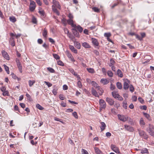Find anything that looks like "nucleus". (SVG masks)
<instances>
[{
	"mask_svg": "<svg viewBox=\"0 0 154 154\" xmlns=\"http://www.w3.org/2000/svg\"><path fill=\"white\" fill-rule=\"evenodd\" d=\"M69 19L67 20V23L68 24L71 25V26H75L74 25V22L73 21V16L71 13H69L67 15Z\"/></svg>",
	"mask_w": 154,
	"mask_h": 154,
	"instance_id": "nucleus-1",
	"label": "nucleus"
},
{
	"mask_svg": "<svg viewBox=\"0 0 154 154\" xmlns=\"http://www.w3.org/2000/svg\"><path fill=\"white\" fill-rule=\"evenodd\" d=\"M147 131L149 134L152 136H154V126L150 124L149 125V127L147 129Z\"/></svg>",
	"mask_w": 154,
	"mask_h": 154,
	"instance_id": "nucleus-2",
	"label": "nucleus"
},
{
	"mask_svg": "<svg viewBox=\"0 0 154 154\" xmlns=\"http://www.w3.org/2000/svg\"><path fill=\"white\" fill-rule=\"evenodd\" d=\"M36 5L35 3L32 0H30L29 10L32 12L33 11L35 8Z\"/></svg>",
	"mask_w": 154,
	"mask_h": 154,
	"instance_id": "nucleus-3",
	"label": "nucleus"
},
{
	"mask_svg": "<svg viewBox=\"0 0 154 154\" xmlns=\"http://www.w3.org/2000/svg\"><path fill=\"white\" fill-rule=\"evenodd\" d=\"M138 131L139 134L141 137L145 139H147L148 138V136L144 131L143 130L139 129L138 130Z\"/></svg>",
	"mask_w": 154,
	"mask_h": 154,
	"instance_id": "nucleus-4",
	"label": "nucleus"
},
{
	"mask_svg": "<svg viewBox=\"0 0 154 154\" xmlns=\"http://www.w3.org/2000/svg\"><path fill=\"white\" fill-rule=\"evenodd\" d=\"M130 82V81L127 79L124 80L123 84V88L124 89L126 90L128 89L129 87V84Z\"/></svg>",
	"mask_w": 154,
	"mask_h": 154,
	"instance_id": "nucleus-5",
	"label": "nucleus"
},
{
	"mask_svg": "<svg viewBox=\"0 0 154 154\" xmlns=\"http://www.w3.org/2000/svg\"><path fill=\"white\" fill-rule=\"evenodd\" d=\"M118 117L120 120L123 122H126L128 120V116L118 114Z\"/></svg>",
	"mask_w": 154,
	"mask_h": 154,
	"instance_id": "nucleus-6",
	"label": "nucleus"
},
{
	"mask_svg": "<svg viewBox=\"0 0 154 154\" xmlns=\"http://www.w3.org/2000/svg\"><path fill=\"white\" fill-rule=\"evenodd\" d=\"M100 108L105 109L106 107V104L105 101L103 99H100L99 101Z\"/></svg>",
	"mask_w": 154,
	"mask_h": 154,
	"instance_id": "nucleus-7",
	"label": "nucleus"
},
{
	"mask_svg": "<svg viewBox=\"0 0 154 154\" xmlns=\"http://www.w3.org/2000/svg\"><path fill=\"white\" fill-rule=\"evenodd\" d=\"M111 148L113 151L116 153L119 152V148L114 145L111 144Z\"/></svg>",
	"mask_w": 154,
	"mask_h": 154,
	"instance_id": "nucleus-8",
	"label": "nucleus"
},
{
	"mask_svg": "<svg viewBox=\"0 0 154 154\" xmlns=\"http://www.w3.org/2000/svg\"><path fill=\"white\" fill-rule=\"evenodd\" d=\"M2 54L3 56V57L6 59L7 60H9V56L6 51H2Z\"/></svg>",
	"mask_w": 154,
	"mask_h": 154,
	"instance_id": "nucleus-9",
	"label": "nucleus"
},
{
	"mask_svg": "<svg viewBox=\"0 0 154 154\" xmlns=\"http://www.w3.org/2000/svg\"><path fill=\"white\" fill-rule=\"evenodd\" d=\"M106 101L111 106L113 105L114 102L113 100L109 97L106 98Z\"/></svg>",
	"mask_w": 154,
	"mask_h": 154,
	"instance_id": "nucleus-10",
	"label": "nucleus"
},
{
	"mask_svg": "<svg viewBox=\"0 0 154 154\" xmlns=\"http://www.w3.org/2000/svg\"><path fill=\"white\" fill-rule=\"evenodd\" d=\"M75 26H72V27H73L74 28H76V29H77L80 32H82L83 31V28L79 25L76 26L75 24H74Z\"/></svg>",
	"mask_w": 154,
	"mask_h": 154,
	"instance_id": "nucleus-11",
	"label": "nucleus"
},
{
	"mask_svg": "<svg viewBox=\"0 0 154 154\" xmlns=\"http://www.w3.org/2000/svg\"><path fill=\"white\" fill-rule=\"evenodd\" d=\"M52 3L54 5H55V6L57 8H58L60 9L61 7L59 4L58 2H57L55 0H53Z\"/></svg>",
	"mask_w": 154,
	"mask_h": 154,
	"instance_id": "nucleus-12",
	"label": "nucleus"
},
{
	"mask_svg": "<svg viewBox=\"0 0 154 154\" xmlns=\"http://www.w3.org/2000/svg\"><path fill=\"white\" fill-rule=\"evenodd\" d=\"M125 128L126 129L130 131H134L133 128L130 125H124Z\"/></svg>",
	"mask_w": 154,
	"mask_h": 154,
	"instance_id": "nucleus-13",
	"label": "nucleus"
},
{
	"mask_svg": "<svg viewBox=\"0 0 154 154\" xmlns=\"http://www.w3.org/2000/svg\"><path fill=\"white\" fill-rule=\"evenodd\" d=\"M72 30L73 33L75 36L77 37H79V33L78 32L77 30L76 29V28H74L72 29Z\"/></svg>",
	"mask_w": 154,
	"mask_h": 154,
	"instance_id": "nucleus-14",
	"label": "nucleus"
},
{
	"mask_svg": "<svg viewBox=\"0 0 154 154\" xmlns=\"http://www.w3.org/2000/svg\"><path fill=\"white\" fill-rule=\"evenodd\" d=\"M91 92L92 94L96 97H99V96L97 92L94 89L92 88H91Z\"/></svg>",
	"mask_w": 154,
	"mask_h": 154,
	"instance_id": "nucleus-15",
	"label": "nucleus"
},
{
	"mask_svg": "<svg viewBox=\"0 0 154 154\" xmlns=\"http://www.w3.org/2000/svg\"><path fill=\"white\" fill-rule=\"evenodd\" d=\"M91 41L92 43L94 45L96 46H98V45L99 43L97 40L96 39L94 38H92Z\"/></svg>",
	"mask_w": 154,
	"mask_h": 154,
	"instance_id": "nucleus-16",
	"label": "nucleus"
},
{
	"mask_svg": "<svg viewBox=\"0 0 154 154\" xmlns=\"http://www.w3.org/2000/svg\"><path fill=\"white\" fill-rule=\"evenodd\" d=\"M91 84L95 88H97V89H100V87L99 86H98V85L94 81H92Z\"/></svg>",
	"mask_w": 154,
	"mask_h": 154,
	"instance_id": "nucleus-17",
	"label": "nucleus"
},
{
	"mask_svg": "<svg viewBox=\"0 0 154 154\" xmlns=\"http://www.w3.org/2000/svg\"><path fill=\"white\" fill-rule=\"evenodd\" d=\"M69 48L72 52L75 54L77 53V50L73 46L71 45H69Z\"/></svg>",
	"mask_w": 154,
	"mask_h": 154,
	"instance_id": "nucleus-18",
	"label": "nucleus"
},
{
	"mask_svg": "<svg viewBox=\"0 0 154 154\" xmlns=\"http://www.w3.org/2000/svg\"><path fill=\"white\" fill-rule=\"evenodd\" d=\"M101 125L100 127L101 131H103L106 127V125L104 122H101L100 123Z\"/></svg>",
	"mask_w": 154,
	"mask_h": 154,
	"instance_id": "nucleus-19",
	"label": "nucleus"
},
{
	"mask_svg": "<svg viewBox=\"0 0 154 154\" xmlns=\"http://www.w3.org/2000/svg\"><path fill=\"white\" fill-rule=\"evenodd\" d=\"M74 43L75 47L78 49H80L81 48V45L80 43L78 42L74 41Z\"/></svg>",
	"mask_w": 154,
	"mask_h": 154,
	"instance_id": "nucleus-20",
	"label": "nucleus"
},
{
	"mask_svg": "<svg viewBox=\"0 0 154 154\" xmlns=\"http://www.w3.org/2000/svg\"><path fill=\"white\" fill-rule=\"evenodd\" d=\"M100 82L103 85H106L109 82V81L107 79H102L101 80Z\"/></svg>",
	"mask_w": 154,
	"mask_h": 154,
	"instance_id": "nucleus-21",
	"label": "nucleus"
},
{
	"mask_svg": "<svg viewBox=\"0 0 154 154\" xmlns=\"http://www.w3.org/2000/svg\"><path fill=\"white\" fill-rule=\"evenodd\" d=\"M57 88L56 85L54 86V89L52 91V93L54 95H56L57 94Z\"/></svg>",
	"mask_w": 154,
	"mask_h": 154,
	"instance_id": "nucleus-22",
	"label": "nucleus"
},
{
	"mask_svg": "<svg viewBox=\"0 0 154 154\" xmlns=\"http://www.w3.org/2000/svg\"><path fill=\"white\" fill-rule=\"evenodd\" d=\"M82 46L86 48H91V46L89 44L86 42L83 43L82 44Z\"/></svg>",
	"mask_w": 154,
	"mask_h": 154,
	"instance_id": "nucleus-23",
	"label": "nucleus"
},
{
	"mask_svg": "<svg viewBox=\"0 0 154 154\" xmlns=\"http://www.w3.org/2000/svg\"><path fill=\"white\" fill-rule=\"evenodd\" d=\"M52 9L53 11L56 13L57 15H59L60 14V13L57 10V9L55 8L54 6V5L52 6Z\"/></svg>",
	"mask_w": 154,
	"mask_h": 154,
	"instance_id": "nucleus-24",
	"label": "nucleus"
},
{
	"mask_svg": "<svg viewBox=\"0 0 154 154\" xmlns=\"http://www.w3.org/2000/svg\"><path fill=\"white\" fill-rule=\"evenodd\" d=\"M143 114L145 117L148 120H151V117L149 114L144 112H143Z\"/></svg>",
	"mask_w": 154,
	"mask_h": 154,
	"instance_id": "nucleus-25",
	"label": "nucleus"
},
{
	"mask_svg": "<svg viewBox=\"0 0 154 154\" xmlns=\"http://www.w3.org/2000/svg\"><path fill=\"white\" fill-rule=\"evenodd\" d=\"M117 74L118 76L121 78H122L123 76V75L121 71L119 69H118L117 71Z\"/></svg>",
	"mask_w": 154,
	"mask_h": 154,
	"instance_id": "nucleus-26",
	"label": "nucleus"
},
{
	"mask_svg": "<svg viewBox=\"0 0 154 154\" xmlns=\"http://www.w3.org/2000/svg\"><path fill=\"white\" fill-rule=\"evenodd\" d=\"M94 150L95 153L97 154H102V152L101 151L98 149V148L95 147L94 148Z\"/></svg>",
	"mask_w": 154,
	"mask_h": 154,
	"instance_id": "nucleus-27",
	"label": "nucleus"
},
{
	"mask_svg": "<svg viewBox=\"0 0 154 154\" xmlns=\"http://www.w3.org/2000/svg\"><path fill=\"white\" fill-rule=\"evenodd\" d=\"M112 96L115 99H117L119 94L115 92H112Z\"/></svg>",
	"mask_w": 154,
	"mask_h": 154,
	"instance_id": "nucleus-28",
	"label": "nucleus"
},
{
	"mask_svg": "<svg viewBox=\"0 0 154 154\" xmlns=\"http://www.w3.org/2000/svg\"><path fill=\"white\" fill-rule=\"evenodd\" d=\"M38 13L41 14V16H44L45 15V12L41 8H39Z\"/></svg>",
	"mask_w": 154,
	"mask_h": 154,
	"instance_id": "nucleus-29",
	"label": "nucleus"
},
{
	"mask_svg": "<svg viewBox=\"0 0 154 154\" xmlns=\"http://www.w3.org/2000/svg\"><path fill=\"white\" fill-rule=\"evenodd\" d=\"M48 32L46 28H44L43 30V31L42 33V35L45 38L47 37Z\"/></svg>",
	"mask_w": 154,
	"mask_h": 154,
	"instance_id": "nucleus-30",
	"label": "nucleus"
},
{
	"mask_svg": "<svg viewBox=\"0 0 154 154\" xmlns=\"http://www.w3.org/2000/svg\"><path fill=\"white\" fill-rule=\"evenodd\" d=\"M116 86L119 89H121L122 88V85L121 83L118 82L116 83Z\"/></svg>",
	"mask_w": 154,
	"mask_h": 154,
	"instance_id": "nucleus-31",
	"label": "nucleus"
},
{
	"mask_svg": "<svg viewBox=\"0 0 154 154\" xmlns=\"http://www.w3.org/2000/svg\"><path fill=\"white\" fill-rule=\"evenodd\" d=\"M17 67L19 69L20 72H22V66L21 63H19L17 64Z\"/></svg>",
	"mask_w": 154,
	"mask_h": 154,
	"instance_id": "nucleus-32",
	"label": "nucleus"
},
{
	"mask_svg": "<svg viewBox=\"0 0 154 154\" xmlns=\"http://www.w3.org/2000/svg\"><path fill=\"white\" fill-rule=\"evenodd\" d=\"M9 20L11 21L13 23L15 22L17 20L16 18L14 16L10 17Z\"/></svg>",
	"mask_w": 154,
	"mask_h": 154,
	"instance_id": "nucleus-33",
	"label": "nucleus"
},
{
	"mask_svg": "<svg viewBox=\"0 0 154 154\" xmlns=\"http://www.w3.org/2000/svg\"><path fill=\"white\" fill-rule=\"evenodd\" d=\"M110 63L109 64V66L111 67L112 66H114V64L115 63V62L113 59H111L110 60Z\"/></svg>",
	"mask_w": 154,
	"mask_h": 154,
	"instance_id": "nucleus-34",
	"label": "nucleus"
},
{
	"mask_svg": "<svg viewBox=\"0 0 154 154\" xmlns=\"http://www.w3.org/2000/svg\"><path fill=\"white\" fill-rule=\"evenodd\" d=\"M141 153H148V151L146 148H143L141 150Z\"/></svg>",
	"mask_w": 154,
	"mask_h": 154,
	"instance_id": "nucleus-35",
	"label": "nucleus"
},
{
	"mask_svg": "<svg viewBox=\"0 0 154 154\" xmlns=\"http://www.w3.org/2000/svg\"><path fill=\"white\" fill-rule=\"evenodd\" d=\"M87 71H88V72L89 73H93L95 72L94 69L93 68H87Z\"/></svg>",
	"mask_w": 154,
	"mask_h": 154,
	"instance_id": "nucleus-36",
	"label": "nucleus"
},
{
	"mask_svg": "<svg viewBox=\"0 0 154 154\" xmlns=\"http://www.w3.org/2000/svg\"><path fill=\"white\" fill-rule=\"evenodd\" d=\"M35 80L31 81L29 80V81L28 82L29 86L30 87L32 86L33 84L35 83Z\"/></svg>",
	"mask_w": 154,
	"mask_h": 154,
	"instance_id": "nucleus-37",
	"label": "nucleus"
},
{
	"mask_svg": "<svg viewBox=\"0 0 154 154\" xmlns=\"http://www.w3.org/2000/svg\"><path fill=\"white\" fill-rule=\"evenodd\" d=\"M68 36L72 40H73L75 38L74 36L71 33H69L67 34Z\"/></svg>",
	"mask_w": 154,
	"mask_h": 154,
	"instance_id": "nucleus-38",
	"label": "nucleus"
},
{
	"mask_svg": "<svg viewBox=\"0 0 154 154\" xmlns=\"http://www.w3.org/2000/svg\"><path fill=\"white\" fill-rule=\"evenodd\" d=\"M3 66L5 68V69L6 71L7 72L8 74H9V69L8 66H7L6 65L4 64Z\"/></svg>",
	"mask_w": 154,
	"mask_h": 154,
	"instance_id": "nucleus-39",
	"label": "nucleus"
},
{
	"mask_svg": "<svg viewBox=\"0 0 154 154\" xmlns=\"http://www.w3.org/2000/svg\"><path fill=\"white\" fill-rule=\"evenodd\" d=\"M36 107L38 109L40 110H42L44 109V107L42 106L39 104H36Z\"/></svg>",
	"mask_w": 154,
	"mask_h": 154,
	"instance_id": "nucleus-40",
	"label": "nucleus"
},
{
	"mask_svg": "<svg viewBox=\"0 0 154 154\" xmlns=\"http://www.w3.org/2000/svg\"><path fill=\"white\" fill-rule=\"evenodd\" d=\"M47 69L51 73H54L55 72L54 70L51 67H49L47 68Z\"/></svg>",
	"mask_w": 154,
	"mask_h": 154,
	"instance_id": "nucleus-41",
	"label": "nucleus"
},
{
	"mask_svg": "<svg viewBox=\"0 0 154 154\" xmlns=\"http://www.w3.org/2000/svg\"><path fill=\"white\" fill-rule=\"evenodd\" d=\"M107 75L110 77H112L113 76V74L112 72L110 71H108L107 72Z\"/></svg>",
	"mask_w": 154,
	"mask_h": 154,
	"instance_id": "nucleus-42",
	"label": "nucleus"
},
{
	"mask_svg": "<svg viewBox=\"0 0 154 154\" xmlns=\"http://www.w3.org/2000/svg\"><path fill=\"white\" fill-rule=\"evenodd\" d=\"M123 107L125 109H126L127 108V103L126 101L124 100L123 103Z\"/></svg>",
	"mask_w": 154,
	"mask_h": 154,
	"instance_id": "nucleus-43",
	"label": "nucleus"
},
{
	"mask_svg": "<svg viewBox=\"0 0 154 154\" xmlns=\"http://www.w3.org/2000/svg\"><path fill=\"white\" fill-rule=\"evenodd\" d=\"M140 123L141 125H145V123L142 118H141L140 119Z\"/></svg>",
	"mask_w": 154,
	"mask_h": 154,
	"instance_id": "nucleus-44",
	"label": "nucleus"
},
{
	"mask_svg": "<svg viewBox=\"0 0 154 154\" xmlns=\"http://www.w3.org/2000/svg\"><path fill=\"white\" fill-rule=\"evenodd\" d=\"M53 55L54 58L56 60H58L60 59V57L56 54H53Z\"/></svg>",
	"mask_w": 154,
	"mask_h": 154,
	"instance_id": "nucleus-45",
	"label": "nucleus"
},
{
	"mask_svg": "<svg viewBox=\"0 0 154 154\" xmlns=\"http://www.w3.org/2000/svg\"><path fill=\"white\" fill-rule=\"evenodd\" d=\"M77 86L78 87L80 88H82V84L81 83V82L80 81H79L77 82Z\"/></svg>",
	"mask_w": 154,
	"mask_h": 154,
	"instance_id": "nucleus-46",
	"label": "nucleus"
},
{
	"mask_svg": "<svg viewBox=\"0 0 154 154\" xmlns=\"http://www.w3.org/2000/svg\"><path fill=\"white\" fill-rule=\"evenodd\" d=\"M111 35V34L110 32L105 33L104 34V36L105 37L108 38L110 37Z\"/></svg>",
	"mask_w": 154,
	"mask_h": 154,
	"instance_id": "nucleus-47",
	"label": "nucleus"
},
{
	"mask_svg": "<svg viewBox=\"0 0 154 154\" xmlns=\"http://www.w3.org/2000/svg\"><path fill=\"white\" fill-rule=\"evenodd\" d=\"M45 84L48 86V87H51L52 86V84L49 82H47L45 81L44 82Z\"/></svg>",
	"mask_w": 154,
	"mask_h": 154,
	"instance_id": "nucleus-48",
	"label": "nucleus"
},
{
	"mask_svg": "<svg viewBox=\"0 0 154 154\" xmlns=\"http://www.w3.org/2000/svg\"><path fill=\"white\" fill-rule=\"evenodd\" d=\"M57 64L58 65H60L61 66H64V64L63 63L61 60H59L57 61Z\"/></svg>",
	"mask_w": 154,
	"mask_h": 154,
	"instance_id": "nucleus-49",
	"label": "nucleus"
},
{
	"mask_svg": "<svg viewBox=\"0 0 154 154\" xmlns=\"http://www.w3.org/2000/svg\"><path fill=\"white\" fill-rule=\"evenodd\" d=\"M62 22L64 25L65 26H66L67 23V20H66V19L64 18H63V19H62Z\"/></svg>",
	"mask_w": 154,
	"mask_h": 154,
	"instance_id": "nucleus-50",
	"label": "nucleus"
},
{
	"mask_svg": "<svg viewBox=\"0 0 154 154\" xmlns=\"http://www.w3.org/2000/svg\"><path fill=\"white\" fill-rule=\"evenodd\" d=\"M92 9L96 12H99V9L96 7H93L92 8Z\"/></svg>",
	"mask_w": 154,
	"mask_h": 154,
	"instance_id": "nucleus-51",
	"label": "nucleus"
},
{
	"mask_svg": "<svg viewBox=\"0 0 154 154\" xmlns=\"http://www.w3.org/2000/svg\"><path fill=\"white\" fill-rule=\"evenodd\" d=\"M136 38L140 41L142 40V37L137 34L135 35Z\"/></svg>",
	"mask_w": 154,
	"mask_h": 154,
	"instance_id": "nucleus-52",
	"label": "nucleus"
},
{
	"mask_svg": "<svg viewBox=\"0 0 154 154\" xmlns=\"http://www.w3.org/2000/svg\"><path fill=\"white\" fill-rule=\"evenodd\" d=\"M82 154H88V152L86 150L84 149H82Z\"/></svg>",
	"mask_w": 154,
	"mask_h": 154,
	"instance_id": "nucleus-53",
	"label": "nucleus"
},
{
	"mask_svg": "<svg viewBox=\"0 0 154 154\" xmlns=\"http://www.w3.org/2000/svg\"><path fill=\"white\" fill-rule=\"evenodd\" d=\"M9 93L8 91H5L3 93V95L4 96H8Z\"/></svg>",
	"mask_w": 154,
	"mask_h": 154,
	"instance_id": "nucleus-54",
	"label": "nucleus"
},
{
	"mask_svg": "<svg viewBox=\"0 0 154 154\" xmlns=\"http://www.w3.org/2000/svg\"><path fill=\"white\" fill-rule=\"evenodd\" d=\"M134 89L133 86L132 85H131L130 86V91L131 92H134Z\"/></svg>",
	"mask_w": 154,
	"mask_h": 154,
	"instance_id": "nucleus-55",
	"label": "nucleus"
},
{
	"mask_svg": "<svg viewBox=\"0 0 154 154\" xmlns=\"http://www.w3.org/2000/svg\"><path fill=\"white\" fill-rule=\"evenodd\" d=\"M140 108L141 109L146 110L147 109V107L145 105L142 106H140Z\"/></svg>",
	"mask_w": 154,
	"mask_h": 154,
	"instance_id": "nucleus-56",
	"label": "nucleus"
},
{
	"mask_svg": "<svg viewBox=\"0 0 154 154\" xmlns=\"http://www.w3.org/2000/svg\"><path fill=\"white\" fill-rule=\"evenodd\" d=\"M37 4L39 6H41L42 3L41 2L40 0H35Z\"/></svg>",
	"mask_w": 154,
	"mask_h": 154,
	"instance_id": "nucleus-57",
	"label": "nucleus"
},
{
	"mask_svg": "<svg viewBox=\"0 0 154 154\" xmlns=\"http://www.w3.org/2000/svg\"><path fill=\"white\" fill-rule=\"evenodd\" d=\"M115 86H114V85H112V84H111L110 85V89L111 90H114V89H115Z\"/></svg>",
	"mask_w": 154,
	"mask_h": 154,
	"instance_id": "nucleus-58",
	"label": "nucleus"
},
{
	"mask_svg": "<svg viewBox=\"0 0 154 154\" xmlns=\"http://www.w3.org/2000/svg\"><path fill=\"white\" fill-rule=\"evenodd\" d=\"M72 115L76 118H77L78 117L77 113L75 112L72 113Z\"/></svg>",
	"mask_w": 154,
	"mask_h": 154,
	"instance_id": "nucleus-59",
	"label": "nucleus"
},
{
	"mask_svg": "<svg viewBox=\"0 0 154 154\" xmlns=\"http://www.w3.org/2000/svg\"><path fill=\"white\" fill-rule=\"evenodd\" d=\"M132 100L134 101H136L137 100V97L135 96H134L132 97Z\"/></svg>",
	"mask_w": 154,
	"mask_h": 154,
	"instance_id": "nucleus-60",
	"label": "nucleus"
},
{
	"mask_svg": "<svg viewBox=\"0 0 154 154\" xmlns=\"http://www.w3.org/2000/svg\"><path fill=\"white\" fill-rule=\"evenodd\" d=\"M49 40L50 42H51L53 44H54L55 43L54 40L51 38H49Z\"/></svg>",
	"mask_w": 154,
	"mask_h": 154,
	"instance_id": "nucleus-61",
	"label": "nucleus"
},
{
	"mask_svg": "<svg viewBox=\"0 0 154 154\" xmlns=\"http://www.w3.org/2000/svg\"><path fill=\"white\" fill-rule=\"evenodd\" d=\"M59 98L61 100H63L64 99L65 97H63V94H60L59 96Z\"/></svg>",
	"mask_w": 154,
	"mask_h": 154,
	"instance_id": "nucleus-62",
	"label": "nucleus"
},
{
	"mask_svg": "<svg viewBox=\"0 0 154 154\" xmlns=\"http://www.w3.org/2000/svg\"><path fill=\"white\" fill-rule=\"evenodd\" d=\"M32 22L34 23H37V20L36 18L35 17H33L32 19Z\"/></svg>",
	"mask_w": 154,
	"mask_h": 154,
	"instance_id": "nucleus-63",
	"label": "nucleus"
},
{
	"mask_svg": "<svg viewBox=\"0 0 154 154\" xmlns=\"http://www.w3.org/2000/svg\"><path fill=\"white\" fill-rule=\"evenodd\" d=\"M138 100L141 103H143L144 102V100L140 97H139L138 98Z\"/></svg>",
	"mask_w": 154,
	"mask_h": 154,
	"instance_id": "nucleus-64",
	"label": "nucleus"
}]
</instances>
